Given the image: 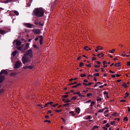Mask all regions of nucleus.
Listing matches in <instances>:
<instances>
[{
    "label": "nucleus",
    "mask_w": 130,
    "mask_h": 130,
    "mask_svg": "<svg viewBox=\"0 0 130 130\" xmlns=\"http://www.w3.org/2000/svg\"><path fill=\"white\" fill-rule=\"evenodd\" d=\"M34 15L40 17L42 16L44 13V11L42 8H37L33 11Z\"/></svg>",
    "instance_id": "f257e3e1"
},
{
    "label": "nucleus",
    "mask_w": 130,
    "mask_h": 130,
    "mask_svg": "<svg viewBox=\"0 0 130 130\" xmlns=\"http://www.w3.org/2000/svg\"><path fill=\"white\" fill-rule=\"evenodd\" d=\"M22 62L24 64L28 62H30L31 61V59L28 57L24 55L22 57Z\"/></svg>",
    "instance_id": "f03ea898"
},
{
    "label": "nucleus",
    "mask_w": 130,
    "mask_h": 130,
    "mask_svg": "<svg viewBox=\"0 0 130 130\" xmlns=\"http://www.w3.org/2000/svg\"><path fill=\"white\" fill-rule=\"evenodd\" d=\"M33 53L31 49L28 50L26 53L24 54V55L28 56L30 58H31L33 56Z\"/></svg>",
    "instance_id": "7ed1b4c3"
},
{
    "label": "nucleus",
    "mask_w": 130,
    "mask_h": 130,
    "mask_svg": "<svg viewBox=\"0 0 130 130\" xmlns=\"http://www.w3.org/2000/svg\"><path fill=\"white\" fill-rule=\"evenodd\" d=\"M8 74V72L5 70H2L0 73V76L4 74L5 75H7Z\"/></svg>",
    "instance_id": "20e7f679"
},
{
    "label": "nucleus",
    "mask_w": 130,
    "mask_h": 130,
    "mask_svg": "<svg viewBox=\"0 0 130 130\" xmlns=\"http://www.w3.org/2000/svg\"><path fill=\"white\" fill-rule=\"evenodd\" d=\"M32 31L35 33L36 34H38L41 32L40 30L39 29H33Z\"/></svg>",
    "instance_id": "39448f33"
},
{
    "label": "nucleus",
    "mask_w": 130,
    "mask_h": 130,
    "mask_svg": "<svg viewBox=\"0 0 130 130\" xmlns=\"http://www.w3.org/2000/svg\"><path fill=\"white\" fill-rule=\"evenodd\" d=\"M29 44L28 43H27L26 44L25 46H24L23 48V52H24V51L27 49L28 48H29Z\"/></svg>",
    "instance_id": "423d86ee"
},
{
    "label": "nucleus",
    "mask_w": 130,
    "mask_h": 130,
    "mask_svg": "<svg viewBox=\"0 0 130 130\" xmlns=\"http://www.w3.org/2000/svg\"><path fill=\"white\" fill-rule=\"evenodd\" d=\"M25 26L26 27L29 28H32L34 26V25L31 24L29 23H26L25 24Z\"/></svg>",
    "instance_id": "0eeeda50"
},
{
    "label": "nucleus",
    "mask_w": 130,
    "mask_h": 130,
    "mask_svg": "<svg viewBox=\"0 0 130 130\" xmlns=\"http://www.w3.org/2000/svg\"><path fill=\"white\" fill-rule=\"evenodd\" d=\"M17 49L20 51L22 52H23L22 51L23 50V45H22L21 46H17Z\"/></svg>",
    "instance_id": "6e6552de"
},
{
    "label": "nucleus",
    "mask_w": 130,
    "mask_h": 130,
    "mask_svg": "<svg viewBox=\"0 0 130 130\" xmlns=\"http://www.w3.org/2000/svg\"><path fill=\"white\" fill-rule=\"evenodd\" d=\"M12 55L11 56V59L13 61V59H14V57H15L16 54V51H14L12 53Z\"/></svg>",
    "instance_id": "1a4fd4ad"
},
{
    "label": "nucleus",
    "mask_w": 130,
    "mask_h": 130,
    "mask_svg": "<svg viewBox=\"0 0 130 130\" xmlns=\"http://www.w3.org/2000/svg\"><path fill=\"white\" fill-rule=\"evenodd\" d=\"M22 65L21 62L17 61V69L19 68Z\"/></svg>",
    "instance_id": "9d476101"
},
{
    "label": "nucleus",
    "mask_w": 130,
    "mask_h": 130,
    "mask_svg": "<svg viewBox=\"0 0 130 130\" xmlns=\"http://www.w3.org/2000/svg\"><path fill=\"white\" fill-rule=\"evenodd\" d=\"M5 79L4 76H0V83H2Z\"/></svg>",
    "instance_id": "9b49d317"
},
{
    "label": "nucleus",
    "mask_w": 130,
    "mask_h": 130,
    "mask_svg": "<svg viewBox=\"0 0 130 130\" xmlns=\"http://www.w3.org/2000/svg\"><path fill=\"white\" fill-rule=\"evenodd\" d=\"M39 37H40V43L41 45L42 44V40L43 39V38L42 36H39Z\"/></svg>",
    "instance_id": "f8f14e48"
},
{
    "label": "nucleus",
    "mask_w": 130,
    "mask_h": 130,
    "mask_svg": "<svg viewBox=\"0 0 130 130\" xmlns=\"http://www.w3.org/2000/svg\"><path fill=\"white\" fill-rule=\"evenodd\" d=\"M6 31L2 30L0 29V34H1L3 35L6 33Z\"/></svg>",
    "instance_id": "ddd939ff"
},
{
    "label": "nucleus",
    "mask_w": 130,
    "mask_h": 130,
    "mask_svg": "<svg viewBox=\"0 0 130 130\" xmlns=\"http://www.w3.org/2000/svg\"><path fill=\"white\" fill-rule=\"evenodd\" d=\"M104 54L102 53L99 54L97 55V56L99 58H100L101 57H103L104 56Z\"/></svg>",
    "instance_id": "4468645a"
},
{
    "label": "nucleus",
    "mask_w": 130,
    "mask_h": 130,
    "mask_svg": "<svg viewBox=\"0 0 130 130\" xmlns=\"http://www.w3.org/2000/svg\"><path fill=\"white\" fill-rule=\"evenodd\" d=\"M75 111L78 113H79L80 111V109L78 107L76 108L75 109Z\"/></svg>",
    "instance_id": "2eb2a0df"
},
{
    "label": "nucleus",
    "mask_w": 130,
    "mask_h": 130,
    "mask_svg": "<svg viewBox=\"0 0 130 130\" xmlns=\"http://www.w3.org/2000/svg\"><path fill=\"white\" fill-rule=\"evenodd\" d=\"M16 75V73L15 72H12L10 74V75L11 76H14Z\"/></svg>",
    "instance_id": "dca6fc26"
},
{
    "label": "nucleus",
    "mask_w": 130,
    "mask_h": 130,
    "mask_svg": "<svg viewBox=\"0 0 130 130\" xmlns=\"http://www.w3.org/2000/svg\"><path fill=\"white\" fill-rule=\"evenodd\" d=\"M21 42L20 41H18L17 39V46H19L21 45Z\"/></svg>",
    "instance_id": "f3484780"
},
{
    "label": "nucleus",
    "mask_w": 130,
    "mask_h": 130,
    "mask_svg": "<svg viewBox=\"0 0 130 130\" xmlns=\"http://www.w3.org/2000/svg\"><path fill=\"white\" fill-rule=\"evenodd\" d=\"M122 85L125 88H126L127 87V84L123 82Z\"/></svg>",
    "instance_id": "a211bd4d"
},
{
    "label": "nucleus",
    "mask_w": 130,
    "mask_h": 130,
    "mask_svg": "<svg viewBox=\"0 0 130 130\" xmlns=\"http://www.w3.org/2000/svg\"><path fill=\"white\" fill-rule=\"evenodd\" d=\"M105 108H103L101 109H100L98 111V112H103Z\"/></svg>",
    "instance_id": "6ab92c4d"
},
{
    "label": "nucleus",
    "mask_w": 130,
    "mask_h": 130,
    "mask_svg": "<svg viewBox=\"0 0 130 130\" xmlns=\"http://www.w3.org/2000/svg\"><path fill=\"white\" fill-rule=\"evenodd\" d=\"M53 102L52 101H51L50 102H48L47 103V105H48V106H49V105H52L53 103Z\"/></svg>",
    "instance_id": "aec40b11"
},
{
    "label": "nucleus",
    "mask_w": 130,
    "mask_h": 130,
    "mask_svg": "<svg viewBox=\"0 0 130 130\" xmlns=\"http://www.w3.org/2000/svg\"><path fill=\"white\" fill-rule=\"evenodd\" d=\"M93 75L94 76H99L100 75V74L99 73H96L94 74Z\"/></svg>",
    "instance_id": "412c9836"
},
{
    "label": "nucleus",
    "mask_w": 130,
    "mask_h": 130,
    "mask_svg": "<svg viewBox=\"0 0 130 130\" xmlns=\"http://www.w3.org/2000/svg\"><path fill=\"white\" fill-rule=\"evenodd\" d=\"M89 47L87 46H85L84 48V50H86L87 51H89L88 50Z\"/></svg>",
    "instance_id": "4be33fe9"
},
{
    "label": "nucleus",
    "mask_w": 130,
    "mask_h": 130,
    "mask_svg": "<svg viewBox=\"0 0 130 130\" xmlns=\"http://www.w3.org/2000/svg\"><path fill=\"white\" fill-rule=\"evenodd\" d=\"M27 67H28V68L29 69H31L33 68L34 67L30 65V66H27Z\"/></svg>",
    "instance_id": "5701e85b"
},
{
    "label": "nucleus",
    "mask_w": 130,
    "mask_h": 130,
    "mask_svg": "<svg viewBox=\"0 0 130 130\" xmlns=\"http://www.w3.org/2000/svg\"><path fill=\"white\" fill-rule=\"evenodd\" d=\"M77 99V97L76 96H73L72 98L71 99V100H75Z\"/></svg>",
    "instance_id": "b1692460"
},
{
    "label": "nucleus",
    "mask_w": 130,
    "mask_h": 130,
    "mask_svg": "<svg viewBox=\"0 0 130 130\" xmlns=\"http://www.w3.org/2000/svg\"><path fill=\"white\" fill-rule=\"evenodd\" d=\"M102 100V99L100 97H97V99H96L97 101H101Z\"/></svg>",
    "instance_id": "393cba45"
},
{
    "label": "nucleus",
    "mask_w": 130,
    "mask_h": 130,
    "mask_svg": "<svg viewBox=\"0 0 130 130\" xmlns=\"http://www.w3.org/2000/svg\"><path fill=\"white\" fill-rule=\"evenodd\" d=\"M118 115V114L116 112H115L113 113L112 114V115L113 116H116Z\"/></svg>",
    "instance_id": "a878e982"
},
{
    "label": "nucleus",
    "mask_w": 130,
    "mask_h": 130,
    "mask_svg": "<svg viewBox=\"0 0 130 130\" xmlns=\"http://www.w3.org/2000/svg\"><path fill=\"white\" fill-rule=\"evenodd\" d=\"M128 120V118L126 117H125L123 119V120L124 121H127Z\"/></svg>",
    "instance_id": "bb28decb"
},
{
    "label": "nucleus",
    "mask_w": 130,
    "mask_h": 130,
    "mask_svg": "<svg viewBox=\"0 0 130 130\" xmlns=\"http://www.w3.org/2000/svg\"><path fill=\"white\" fill-rule=\"evenodd\" d=\"M115 49H112V50L111 51H109V52L110 53H113V52H114V51H115Z\"/></svg>",
    "instance_id": "cd10ccee"
},
{
    "label": "nucleus",
    "mask_w": 130,
    "mask_h": 130,
    "mask_svg": "<svg viewBox=\"0 0 130 130\" xmlns=\"http://www.w3.org/2000/svg\"><path fill=\"white\" fill-rule=\"evenodd\" d=\"M80 76L81 77H83L86 76V75L85 74H81L80 75Z\"/></svg>",
    "instance_id": "c85d7f7f"
},
{
    "label": "nucleus",
    "mask_w": 130,
    "mask_h": 130,
    "mask_svg": "<svg viewBox=\"0 0 130 130\" xmlns=\"http://www.w3.org/2000/svg\"><path fill=\"white\" fill-rule=\"evenodd\" d=\"M77 83V82H75L74 83H69V85H74V84H76Z\"/></svg>",
    "instance_id": "c756f323"
},
{
    "label": "nucleus",
    "mask_w": 130,
    "mask_h": 130,
    "mask_svg": "<svg viewBox=\"0 0 130 130\" xmlns=\"http://www.w3.org/2000/svg\"><path fill=\"white\" fill-rule=\"evenodd\" d=\"M91 116L90 115H89L87 116V117L86 118V119L87 120L90 119H91Z\"/></svg>",
    "instance_id": "7c9ffc66"
},
{
    "label": "nucleus",
    "mask_w": 130,
    "mask_h": 130,
    "mask_svg": "<svg viewBox=\"0 0 130 130\" xmlns=\"http://www.w3.org/2000/svg\"><path fill=\"white\" fill-rule=\"evenodd\" d=\"M68 96V95H62V97L64 98H67Z\"/></svg>",
    "instance_id": "2f4dec72"
},
{
    "label": "nucleus",
    "mask_w": 130,
    "mask_h": 130,
    "mask_svg": "<svg viewBox=\"0 0 130 130\" xmlns=\"http://www.w3.org/2000/svg\"><path fill=\"white\" fill-rule=\"evenodd\" d=\"M107 127H108L110 126V124L109 123H108L105 125Z\"/></svg>",
    "instance_id": "473e14b6"
},
{
    "label": "nucleus",
    "mask_w": 130,
    "mask_h": 130,
    "mask_svg": "<svg viewBox=\"0 0 130 130\" xmlns=\"http://www.w3.org/2000/svg\"><path fill=\"white\" fill-rule=\"evenodd\" d=\"M69 113L72 114V116H75V114L74 113V112L73 111L70 112Z\"/></svg>",
    "instance_id": "72a5a7b5"
},
{
    "label": "nucleus",
    "mask_w": 130,
    "mask_h": 130,
    "mask_svg": "<svg viewBox=\"0 0 130 130\" xmlns=\"http://www.w3.org/2000/svg\"><path fill=\"white\" fill-rule=\"evenodd\" d=\"M63 105L64 107H66L67 106H69V103H66L64 104Z\"/></svg>",
    "instance_id": "f704fd0d"
},
{
    "label": "nucleus",
    "mask_w": 130,
    "mask_h": 130,
    "mask_svg": "<svg viewBox=\"0 0 130 130\" xmlns=\"http://www.w3.org/2000/svg\"><path fill=\"white\" fill-rule=\"evenodd\" d=\"M115 121H113L112 122H111L110 123V124L111 125H115Z\"/></svg>",
    "instance_id": "c9c22d12"
},
{
    "label": "nucleus",
    "mask_w": 130,
    "mask_h": 130,
    "mask_svg": "<svg viewBox=\"0 0 130 130\" xmlns=\"http://www.w3.org/2000/svg\"><path fill=\"white\" fill-rule=\"evenodd\" d=\"M79 96L80 98H84L85 97V95H81L80 94V95Z\"/></svg>",
    "instance_id": "e433bc0d"
},
{
    "label": "nucleus",
    "mask_w": 130,
    "mask_h": 130,
    "mask_svg": "<svg viewBox=\"0 0 130 130\" xmlns=\"http://www.w3.org/2000/svg\"><path fill=\"white\" fill-rule=\"evenodd\" d=\"M92 94L91 93H87V97H89Z\"/></svg>",
    "instance_id": "4c0bfd02"
},
{
    "label": "nucleus",
    "mask_w": 130,
    "mask_h": 130,
    "mask_svg": "<svg viewBox=\"0 0 130 130\" xmlns=\"http://www.w3.org/2000/svg\"><path fill=\"white\" fill-rule=\"evenodd\" d=\"M44 122H47L48 123H50L51 122V121L50 120H45L44 121Z\"/></svg>",
    "instance_id": "58836bf2"
},
{
    "label": "nucleus",
    "mask_w": 130,
    "mask_h": 130,
    "mask_svg": "<svg viewBox=\"0 0 130 130\" xmlns=\"http://www.w3.org/2000/svg\"><path fill=\"white\" fill-rule=\"evenodd\" d=\"M84 65V64L83 62H81L79 64V66L80 67H81L83 66Z\"/></svg>",
    "instance_id": "ea45409f"
},
{
    "label": "nucleus",
    "mask_w": 130,
    "mask_h": 130,
    "mask_svg": "<svg viewBox=\"0 0 130 130\" xmlns=\"http://www.w3.org/2000/svg\"><path fill=\"white\" fill-rule=\"evenodd\" d=\"M70 100L67 99L66 101H65L64 102V103H68L70 102Z\"/></svg>",
    "instance_id": "a19ab883"
},
{
    "label": "nucleus",
    "mask_w": 130,
    "mask_h": 130,
    "mask_svg": "<svg viewBox=\"0 0 130 130\" xmlns=\"http://www.w3.org/2000/svg\"><path fill=\"white\" fill-rule=\"evenodd\" d=\"M33 47L35 48H38L37 46L35 44H34L33 45Z\"/></svg>",
    "instance_id": "79ce46f5"
},
{
    "label": "nucleus",
    "mask_w": 130,
    "mask_h": 130,
    "mask_svg": "<svg viewBox=\"0 0 130 130\" xmlns=\"http://www.w3.org/2000/svg\"><path fill=\"white\" fill-rule=\"evenodd\" d=\"M103 64L104 65L107 63V62H106V61H104L103 62Z\"/></svg>",
    "instance_id": "37998d69"
},
{
    "label": "nucleus",
    "mask_w": 130,
    "mask_h": 130,
    "mask_svg": "<svg viewBox=\"0 0 130 130\" xmlns=\"http://www.w3.org/2000/svg\"><path fill=\"white\" fill-rule=\"evenodd\" d=\"M58 105V104H56L54 105H52V106L53 107H55L56 106H57Z\"/></svg>",
    "instance_id": "c03bdc74"
},
{
    "label": "nucleus",
    "mask_w": 130,
    "mask_h": 130,
    "mask_svg": "<svg viewBox=\"0 0 130 130\" xmlns=\"http://www.w3.org/2000/svg\"><path fill=\"white\" fill-rule=\"evenodd\" d=\"M109 71L110 73H111L112 74H114L115 73V72L113 71H111V70H109Z\"/></svg>",
    "instance_id": "a18cd8bd"
},
{
    "label": "nucleus",
    "mask_w": 130,
    "mask_h": 130,
    "mask_svg": "<svg viewBox=\"0 0 130 130\" xmlns=\"http://www.w3.org/2000/svg\"><path fill=\"white\" fill-rule=\"evenodd\" d=\"M94 67H95L96 68H98L99 67H100V65H98V66L96 65H95L94 66Z\"/></svg>",
    "instance_id": "49530a36"
},
{
    "label": "nucleus",
    "mask_w": 130,
    "mask_h": 130,
    "mask_svg": "<svg viewBox=\"0 0 130 130\" xmlns=\"http://www.w3.org/2000/svg\"><path fill=\"white\" fill-rule=\"evenodd\" d=\"M61 110H58L57 109H55V111L57 112H60L61 111Z\"/></svg>",
    "instance_id": "de8ad7c7"
},
{
    "label": "nucleus",
    "mask_w": 130,
    "mask_h": 130,
    "mask_svg": "<svg viewBox=\"0 0 130 130\" xmlns=\"http://www.w3.org/2000/svg\"><path fill=\"white\" fill-rule=\"evenodd\" d=\"M127 66H130V61L127 62Z\"/></svg>",
    "instance_id": "09e8293b"
},
{
    "label": "nucleus",
    "mask_w": 130,
    "mask_h": 130,
    "mask_svg": "<svg viewBox=\"0 0 130 130\" xmlns=\"http://www.w3.org/2000/svg\"><path fill=\"white\" fill-rule=\"evenodd\" d=\"M126 100H122L120 101V102H124L126 101Z\"/></svg>",
    "instance_id": "8fccbe9b"
},
{
    "label": "nucleus",
    "mask_w": 130,
    "mask_h": 130,
    "mask_svg": "<svg viewBox=\"0 0 130 130\" xmlns=\"http://www.w3.org/2000/svg\"><path fill=\"white\" fill-rule=\"evenodd\" d=\"M102 128L103 129H104V130H107V128H106L105 126H104Z\"/></svg>",
    "instance_id": "3c124183"
},
{
    "label": "nucleus",
    "mask_w": 130,
    "mask_h": 130,
    "mask_svg": "<svg viewBox=\"0 0 130 130\" xmlns=\"http://www.w3.org/2000/svg\"><path fill=\"white\" fill-rule=\"evenodd\" d=\"M91 101V100H89L88 101H86V103H89Z\"/></svg>",
    "instance_id": "603ef678"
},
{
    "label": "nucleus",
    "mask_w": 130,
    "mask_h": 130,
    "mask_svg": "<svg viewBox=\"0 0 130 130\" xmlns=\"http://www.w3.org/2000/svg\"><path fill=\"white\" fill-rule=\"evenodd\" d=\"M96 62L97 63L99 64H102V63L99 61H96Z\"/></svg>",
    "instance_id": "864d4df0"
},
{
    "label": "nucleus",
    "mask_w": 130,
    "mask_h": 130,
    "mask_svg": "<svg viewBox=\"0 0 130 130\" xmlns=\"http://www.w3.org/2000/svg\"><path fill=\"white\" fill-rule=\"evenodd\" d=\"M111 76L113 78H114L116 77L115 75V74H112L111 75Z\"/></svg>",
    "instance_id": "5fc2aeb1"
},
{
    "label": "nucleus",
    "mask_w": 130,
    "mask_h": 130,
    "mask_svg": "<svg viewBox=\"0 0 130 130\" xmlns=\"http://www.w3.org/2000/svg\"><path fill=\"white\" fill-rule=\"evenodd\" d=\"M125 94L126 95V97H127L129 95V93L126 92L125 93Z\"/></svg>",
    "instance_id": "6e6d98bb"
},
{
    "label": "nucleus",
    "mask_w": 130,
    "mask_h": 130,
    "mask_svg": "<svg viewBox=\"0 0 130 130\" xmlns=\"http://www.w3.org/2000/svg\"><path fill=\"white\" fill-rule=\"evenodd\" d=\"M88 91V90L87 89L86 90H83V92H84L86 93Z\"/></svg>",
    "instance_id": "4d7b16f0"
},
{
    "label": "nucleus",
    "mask_w": 130,
    "mask_h": 130,
    "mask_svg": "<svg viewBox=\"0 0 130 130\" xmlns=\"http://www.w3.org/2000/svg\"><path fill=\"white\" fill-rule=\"evenodd\" d=\"M77 94L79 96L80 95V92H76Z\"/></svg>",
    "instance_id": "13d9d810"
},
{
    "label": "nucleus",
    "mask_w": 130,
    "mask_h": 130,
    "mask_svg": "<svg viewBox=\"0 0 130 130\" xmlns=\"http://www.w3.org/2000/svg\"><path fill=\"white\" fill-rule=\"evenodd\" d=\"M13 44L14 45H16V40H15L14 42H13Z\"/></svg>",
    "instance_id": "bf43d9fd"
},
{
    "label": "nucleus",
    "mask_w": 130,
    "mask_h": 130,
    "mask_svg": "<svg viewBox=\"0 0 130 130\" xmlns=\"http://www.w3.org/2000/svg\"><path fill=\"white\" fill-rule=\"evenodd\" d=\"M86 65L88 67H90L91 66V65L90 64H86Z\"/></svg>",
    "instance_id": "052dcab7"
},
{
    "label": "nucleus",
    "mask_w": 130,
    "mask_h": 130,
    "mask_svg": "<svg viewBox=\"0 0 130 130\" xmlns=\"http://www.w3.org/2000/svg\"><path fill=\"white\" fill-rule=\"evenodd\" d=\"M96 60V58L95 57H93L92 58V60Z\"/></svg>",
    "instance_id": "680f3d73"
},
{
    "label": "nucleus",
    "mask_w": 130,
    "mask_h": 130,
    "mask_svg": "<svg viewBox=\"0 0 130 130\" xmlns=\"http://www.w3.org/2000/svg\"><path fill=\"white\" fill-rule=\"evenodd\" d=\"M98 127V126H94L93 127V128H97Z\"/></svg>",
    "instance_id": "e2e57ef3"
},
{
    "label": "nucleus",
    "mask_w": 130,
    "mask_h": 130,
    "mask_svg": "<svg viewBox=\"0 0 130 130\" xmlns=\"http://www.w3.org/2000/svg\"><path fill=\"white\" fill-rule=\"evenodd\" d=\"M116 75V76L117 77H120L121 75L120 74V75H119L118 74H117Z\"/></svg>",
    "instance_id": "0e129e2a"
},
{
    "label": "nucleus",
    "mask_w": 130,
    "mask_h": 130,
    "mask_svg": "<svg viewBox=\"0 0 130 130\" xmlns=\"http://www.w3.org/2000/svg\"><path fill=\"white\" fill-rule=\"evenodd\" d=\"M104 94H107V95H108V93L106 91H105L104 92Z\"/></svg>",
    "instance_id": "69168bd1"
},
{
    "label": "nucleus",
    "mask_w": 130,
    "mask_h": 130,
    "mask_svg": "<svg viewBox=\"0 0 130 130\" xmlns=\"http://www.w3.org/2000/svg\"><path fill=\"white\" fill-rule=\"evenodd\" d=\"M91 104L92 105H94L95 103V102L94 101H92L91 102Z\"/></svg>",
    "instance_id": "338daca9"
},
{
    "label": "nucleus",
    "mask_w": 130,
    "mask_h": 130,
    "mask_svg": "<svg viewBox=\"0 0 130 130\" xmlns=\"http://www.w3.org/2000/svg\"><path fill=\"white\" fill-rule=\"evenodd\" d=\"M128 109V110L129 111H130V107L129 106H127V107Z\"/></svg>",
    "instance_id": "774afa93"
}]
</instances>
